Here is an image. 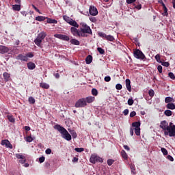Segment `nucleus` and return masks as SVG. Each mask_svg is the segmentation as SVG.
<instances>
[{"mask_svg": "<svg viewBox=\"0 0 175 175\" xmlns=\"http://www.w3.org/2000/svg\"><path fill=\"white\" fill-rule=\"evenodd\" d=\"M70 31L73 36H79V38H87V36H88L87 33H88V35H92L91 27L86 23H81L80 29L72 27L70 28Z\"/></svg>", "mask_w": 175, "mask_h": 175, "instance_id": "obj_1", "label": "nucleus"}, {"mask_svg": "<svg viewBox=\"0 0 175 175\" xmlns=\"http://www.w3.org/2000/svg\"><path fill=\"white\" fill-rule=\"evenodd\" d=\"M160 128L163 131L165 136L175 137V125L173 122L167 123L166 120H163L160 123Z\"/></svg>", "mask_w": 175, "mask_h": 175, "instance_id": "obj_2", "label": "nucleus"}, {"mask_svg": "<svg viewBox=\"0 0 175 175\" xmlns=\"http://www.w3.org/2000/svg\"><path fill=\"white\" fill-rule=\"evenodd\" d=\"M54 129L59 132L62 135V137L67 142H70L72 140V135L69 134V132L62 126L59 124H56L54 126Z\"/></svg>", "mask_w": 175, "mask_h": 175, "instance_id": "obj_3", "label": "nucleus"}, {"mask_svg": "<svg viewBox=\"0 0 175 175\" xmlns=\"http://www.w3.org/2000/svg\"><path fill=\"white\" fill-rule=\"evenodd\" d=\"M46 36H47V34L44 31H42L38 33L36 38L34 40L35 44L38 47H42V42H43V40Z\"/></svg>", "mask_w": 175, "mask_h": 175, "instance_id": "obj_4", "label": "nucleus"}, {"mask_svg": "<svg viewBox=\"0 0 175 175\" xmlns=\"http://www.w3.org/2000/svg\"><path fill=\"white\" fill-rule=\"evenodd\" d=\"M90 163H93L94 165L98 163H103V159H102V157H99L98 154L94 153L91 154L90 158Z\"/></svg>", "mask_w": 175, "mask_h": 175, "instance_id": "obj_5", "label": "nucleus"}, {"mask_svg": "<svg viewBox=\"0 0 175 175\" xmlns=\"http://www.w3.org/2000/svg\"><path fill=\"white\" fill-rule=\"evenodd\" d=\"M98 36H100V38H103V39L109 40V42H114V37L111 35H106V33L103 32H99Z\"/></svg>", "mask_w": 175, "mask_h": 175, "instance_id": "obj_6", "label": "nucleus"}, {"mask_svg": "<svg viewBox=\"0 0 175 175\" xmlns=\"http://www.w3.org/2000/svg\"><path fill=\"white\" fill-rule=\"evenodd\" d=\"M134 57L137 58V59H144L146 56L143 54V52L139 49H136L134 51Z\"/></svg>", "mask_w": 175, "mask_h": 175, "instance_id": "obj_7", "label": "nucleus"}, {"mask_svg": "<svg viewBox=\"0 0 175 175\" xmlns=\"http://www.w3.org/2000/svg\"><path fill=\"white\" fill-rule=\"evenodd\" d=\"M87 105V101L85 100V98H81L78 100L75 103V107H85Z\"/></svg>", "mask_w": 175, "mask_h": 175, "instance_id": "obj_8", "label": "nucleus"}, {"mask_svg": "<svg viewBox=\"0 0 175 175\" xmlns=\"http://www.w3.org/2000/svg\"><path fill=\"white\" fill-rule=\"evenodd\" d=\"M54 38H57V39H60V40H64V42H69L70 40L69 36L64 34H55Z\"/></svg>", "mask_w": 175, "mask_h": 175, "instance_id": "obj_9", "label": "nucleus"}, {"mask_svg": "<svg viewBox=\"0 0 175 175\" xmlns=\"http://www.w3.org/2000/svg\"><path fill=\"white\" fill-rule=\"evenodd\" d=\"M89 13L91 16H98V9L94 5H91L89 9Z\"/></svg>", "mask_w": 175, "mask_h": 175, "instance_id": "obj_10", "label": "nucleus"}, {"mask_svg": "<svg viewBox=\"0 0 175 175\" xmlns=\"http://www.w3.org/2000/svg\"><path fill=\"white\" fill-rule=\"evenodd\" d=\"M1 146H5L6 148H13V146L10 144V142L8 139H4L1 141Z\"/></svg>", "mask_w": 175, "mask_h": 175, "instance_id": "obj_11", "label": "nucleus"}, {"mask_svg": "<svg viewBox=\"0 0 175 175\" xmlns=\"http://www.w3.org/2000/svg\"><path fill=\"white\" fill-rule=\"evenodd\" d=\"M9 53V48L5 46L0 45V54H6Z\"/></svg>", "mask_w": 175, "mask_h": 175, "instance_id": "obj_12", "label": "nucleus"}, {"mask_svg": "<svg viewBox=\"0 0 175 175\" xmlns=\"http://www.w3.org/2000/svg\"><path fill=\"white\" fill-rule=\"evenodd\" d=\"M16 59H19V61H23L25 62H27V61H28V58H27V55H24L23 54H19L16 57Z\"/></svg>", "mask_w": 175, "mask_h": 175, "instance_id": "obj_13", "label": "nucleus"}, {"mask_svg": "<svg viewBox=\"0 0 175 175\" xmlns=\"http://www.w3.org/2000/svg\"><path fill=\"white\" fill-rule=\"evenodd\" d=\"M126 88L129 92H132V86H131V80L129 79H126Z\"/></svg>", "mask_w": 175, "mask_h": 175, "instance_id": "obj_14", "label": "nucleus"}, {"mask_svg": "<svg viewBox=\"0 0 175 175\" xmlns=\"http://www.w3.org/2000/svg\"><path fill=\"white\" fill-rule=\"evenodd\" d=\"M27 68L29 70H33L36 68V65H35V63L29 62L27 63Z\"/></svg>", "mask_w": 175, "mask_h": 175, "instance_id": "obj_15", "label": "nucleus"}, {"mask_svg": "<svg viewBox=\"0 0 175 175\" xmlns=\"http://www.w3.org/2000/svg\"><path fill=\"white\" fill-rule=\"evenodd\" d=\"M68 24H70V25H72V27H75V28H79V23L72 18H71V21H69Z\"/></svg>", "mask_w": 175, "mask_h": 175, "instance_id": "obj_16", "label": "nucleus"}, {"mask_svg": "<svg viewBox=\"0 0 175 175\" xmlns=\"http://www.w3.org/2000/svg\"><path fill=\"white\" fill-rule=\"evenodd\" d=\"M40 87L44 90H49V88H50V85H49V83L42 82L40 83Z\"/></svg>", "mask_w": 175, "mask_h": 175, "instance_id": "obj_17", "label": "nucleus"}, {"mask_svg": "<svg viewBox=\"0 0 175 175\" xmlns=\"http://www.w3.org/2000/svg\"><path fill=\"white\" fill-rule=\"evenodd\" d=\"M12 9L16 12H20L21 10V4L12 5Z\"/></svg>", "mask_w": 175, "mask_h": 175, "instance_id": "obj_18", "label": "nucleus"}, {"mask_svg": "<svg viewBox=\"0 0 175 175\" xmlns=\"http://www.w3.org/2000/svg\"><path fill=\"white\" fill-rule=\"evenodd\" d=\"M86 103H92L95 100V97L94 96H88L85 98Z\"/></svg>", "mask_w": 175, "mask_h": 175, "instance_id": "obj_19", "label": "nucleus"}, {"mask_svg": "<svg viewBox=\"0 0 175 175\" xmlns=\"http://www.w3.org/2000/svg\"><path fill=\"white\" fill-rule=\"evenodd\" d=\"M166 107L169 110H175V104L173 103H168L167 104Z\"/></svg>", "mask_w": 175, "mask_h": 175, "instance_id": "obj_20", "label": "nucleus"}, {"mask_svg": "<svg viewBox=\"0 0 175 175\" xmlns=\"http://www.w3.org/2000/svg\"><path fill=\"white\" fill-rule=\"evenodd\" d=\"M3 76L5 81H9L10 80V74L7 72H3Z\"/></svg>", "mask_w": 175, "mask_h": 175, "instance_id": "obj_21", "label": "nucleus"}, {"mask_svg": "<svg viewBox=\"0 0 175 175\" xmlns=\"http://www.w3.org/2000/svg\"><path fill=\"white\" fill-rule=\"evenodd\" d=\"M71 44H74L75 46H80V42L77 39H71L70 40Z\"/></svg>", "mask_w": 175, "mask_h": 175, "instance_id": "obj_22", "label": "nucleus"}, {"mask_svg": "<svg viewBox=\"0 0 175 175\" xmlns=\"http://www.w3.org/2000/svg\"><path fill=\"white\" fill-rule=\"evenodd\" d=\"M46 23H48V24H57L58 21L55 19H51L50 18H47L46 17Z\"/></svg>", "mask_w": 175, "mask_h": 175, "instance_id": "obj_23", "label": "nucleus"}, {"mask_svg": "<svg viewBox=\"0 0 175 175\" xmlns=\"http://www.w3.org/2000/svg\"><path fill=\"white\" fill-rule=\"evenodd\" d=\"M85 62L87 65H90V64L92 62V56L91 55L87 56V57L85 58Z\"/></svg>", "mask_w": 175, "mask_h": 175, "instance_id": "obj_24", "label": "nucleus"}, {"mask_svg": "<svg viewBox=\"0 0 175 175\" xmlns=\"http://www.w3.org/2000/svg\"><path fill=\"white\" fill-rule=\"evenodd\" d=\"M140 122H135L132 123V128H134V129H137L140 128Z\"/></svg>", "mask_w": 175, "mask_h": 175, "instance_id": "obj_25", "label": "nucleus"}, {"mask_svg": "<svg viewBox=\"0 0 175 175\" xmlns=\"http://www.w3.org/2000/svg\"><path fill=\"white\" fill-rule=\"evenodd\" d=\"M46 18L47 17L43 16H38L36 17V21H44Z\"/></svg>", "mask_w": 175, "mask_h": 175, "instance_id": "obj_26", "label": "nucleus"}, {"mask_svg": "<svg viewBox=\"0 0 175 175\" xmlns=\"http://www.w3.org/2000/svg\"><path fill=\"white\" fill-rule=\"evenodd\" d=\"M120 154H121V157L124 159H125V160L128 159V154H126V152H125V150H122Z\"/></svg>", "mask_w": 175, "mask_h": 175, "instance_id": "obj_27", "label": "nucleus"}, {"mask_svg": "<svg viewBox=\"0 0 175 175\" xmlns=\"http://www.w3.org/2000/svg\"><path fill=\"white\" fill-rule=\"evenodd\" d=\"M171 102H174V98H172V97H166L165 98V103H170Z\"/></svg>", "mask_w": 175, "mask_h": 175, "instance_id": "obj_28", "label": "nucleus"}, {"mask_svg": "<svg viewBox=\"0 0 175 175\" xmlns=\"http://www.w3.org/2000/svg\"><path fill=\"white\" fill-rule=\"evenodd\" d=\"M69 133H70L71 136L72 137V139H76L77 137V133L75 131V130H70L69 131Z\"/></svg>", "mask_w": 175, "mask_h": 175, "instance_id": "obj_29", "label": "nucleus"}, {"mask_svg": "<svg viewBox=\"0 0 175 175\" xmlns=\"http://www.w3.org/2000/svg\"><path fill=\"white\" fill-rule=\"evenodd\" d=\"M7 118H8V121H10V122H15V121H16V120L12 115H8Z\"/></svg>", "mask_w": 175, "mask_h": 175, "instance_id": "obj_30", "label": "nucleus"}, {"mask_svg": "<svg viewBox=\"0 0 175 175\" xmlns=\"http://www.w3.org/2000/svg\"><path fill=\"white\" fill-rule=\"evenodd\" d=\"M63 19L64 20V21H66V23H68V24H69V22L72 21V18L66 15L63 16Z\"/></svg>", "mask_w": 175, "mask_h": 175, "instance_id": "obj_31", "label": "nucleus"}, {"mask_svg": "<svg viewBox=\"0 0 175 175\" xmlns=\"http://www.w3.org/2000/svg\"><path fill=\"white\" fill-rule=\"evenodd\" d=\"M164 114L165 116H166L167 117H170V116H172V114H173V112H172V111L167 109L164 111Z\"/></svg>", "mask_w": 175, "mask_h": 175, "instance_id": "obj_32", "label": "nucleus"}, {"mask_svg": "<svg viewBox=\"0 0 175 175\" xmlns=\"http://www.w3.org/2000/svg\"><path fill=\"white\" fill-rule=\"evenodd\" d=\"M25 140L28 143H32V142H33V140H34V138L31 137V136H27L25 138Z\"/></svg>", "mask_w": 175, "mask_h": 175, "instance_id": "obj_33", "label": "nucleus"}, {"mask_svg": "<svg viewBox=\"0 0 175 175\" xmlns=\"http://www.w3.org/2000/svg\"><path fill=\"white\" fill-rule=\"evenodd\" d=\"M157 62H159V64H161L162 62L161 61V55L157 54L154 57Z\"/></svg>", "mask_w": 175, "mask_h": 175, "instance_id": "obj_34", "label": "nucleus"}, {"mask_svg": "<svg viewBox=\"0 0 175 175\" xmlns=\"http://www.w3.org/2000/svg\"><path fill=\"white\" fill-rule=\"evenodd\" d=\"M163 9L164 10V12L162 14L163 16H167V8H166V5H163Z\"/></svg>", "mask_w": 175, "mask_h": 175, "instance_id": "obj_35", "label": "nucleus"}, {"mask_svg": "<svg viewBox=\"0 0 175 175\" xmlns=\"http://www.w3.org/2000/svg\"><path fill=\"white\" fill-rule=\"evenodd\" d=\"M107 163L108 166H111V165H113V163H114V160L113 159H109L107 161Z\"/></svg>", "mask_w": 175, "mask_h": 175, "instance_id": "obj_36", "label": "nucleus"}, {"mask_svg": "<svg viewBox=\"0 0 175 175\" xmlns=\"http://www.w3.org/2000/svg\"><path fill=\"white\" fill-rule=\"evenodd\" d=\"M130 167L133 174H136V168L135 167V165H131Z\"/></svg>", "mask_w": 175, "mask_h": 175, "instance_id": "obj_37", "label": "nucleus"}, {"mask_svg": "<svg viewBox=\"0 0 175 175\" xmlns=\"http://www.w3.org/2000/svg\"><path fill=\"white\" fill-rule=\"evenodd\" d=\"M92 94L94 96H98V90L95 88H93L92 90Z\"/></svg>", "mask_w": 175, "mask_h": 175, "instance_id": "obj_38", "label": "nucleus"}, {"mask_svg": "<svg viewBox=\"0 0 175 175\" xmlns=\"http://www.w3.org/2000/svg\"><path fill=\"white\" fill-rule=\"evenodd\" d=\"M148 95H149V96H150L151 98H152V96H154V95H155V92H154V90L150 89V90L148 91Z\"/></svg>", "mask_w": 175, "mask_h": 175, "instance_id": "obj_39", "label": "nucleus"}, {"mask_svg": "<svg viewBox=\"0 0 175 175\" xmlns=\"http://www.w3.org/2000/svg\"><path fill=\"white\" fill-rule=\"evenodd\" d=\"M16 157L17 159H25V156L21 154H16Z\"/></svg>", "mask_w": 175, "mask_h": 175, "instance_id": "obj_40", "label": "nucleus"}, {"mask_svg": "<svg viewBox=\"0 0 175 175\" xmlns=\"http://www.w3.org/2000/svg\"><path fill=\"white\" fill-rule=\"evenodd\" d=\"M161 64L163 66H165V68H168V66H170V64L168 62H161Z\"/></svg>", "mask_w": 175, "mask_h": 175, "instance_id": "obj_41", "label": "nucleus"}, {"mask_svg": "<svg viewBox=\"0 0 175 175\" xmlns=\"http://www.w3.org/2000/svg\"><path fill=\"white\" fill-rule=\"evenodd\" d=\"M35 102H36V100H35V99L33 98V97L30 96V97L29 98V103L31 105H34Z\"/></svg>", "mask_w": 175, "mask_h": 175, "instance_id": "obj_42", "label": "nucleus"}, {"mask_svg": "<svg viewBox=\"0 0 175 175\" xmlns=\"http://www.w3.org/2000/svg\"><path fill=\"white\" fill-rule=\"evenodd\" d=\"M97 51H98V53L101 55L105 54V49L100 48V47H98L97 48Z\"/></svg>", "mask_w": 175, "mask_h": 175, "instance_id": "obj_43", "label": "nucleus"}, {"mask_svg": "<svg viewBox=\"0 0 175 175\" xmlns=\"http://www.w3.org/2000/svg\"><path fill=\"white\" fill-rule=\"evenodd\" d=\"M135 133L137 136H140V128L139 129H134Z\"/></svg>", "mask_w": 175, "mask_h": 175, "instance_id": "obj_44", "label": "nucleus"}, {"mask_svg": "<svg viewBox=\"0 0 175 175\" xmlns=\"http://www.w3.org/2000/svg\"><path fill=\"white\" fill-rule=\"evenodd\" d=\"M75 150L77 152H83L84 148H75Z\"/></svg>", "mask_w": 175, "mask_h": 175, "instance_id": "obj_45", "label": "nucleus"}, {"mask_svg": "<svg viewBox=\"0 0 175 175\" xmlns=\"http://www.w3.org/2000/svg\"><path fill=\"white\" fill-rule=\"evenodd\" d=\"M161 152L163 154V155H167V150L165 148H161Z\"/></svg>", "mask_w": 175, "mask_h": 175, "instance_id": "obj_46", "label": "nucleus"}, {"mask_svg": "<svg viewBox=\"0 0 175 175\" xmlns=\"http://www.w3.org/2000/svg\"><path fill=\"white\" fill-rule=\"evenodd\" d=\"M127 103H128L129 106H132V105H133V103H134L133 99L129 98L127 101Z\"/></svg>", "mask_w": 175, "mask_h": 175, "instance_id": "obj_47", "label": "nucleus"}, {"mask_svg": "<svg viewBox=\"0 0 175 175\" xmlns=\"http://www.w3.org/2000/svg\"><path fill=\"white\" fill-rule=\"evenodd\" d=\"M27 58H33V53L32 52L28 53L26 54Z\"/></svg>", "mask_w": 175, "mask_h": 175, "instance_id": "obj_48", "label": "nucleus"}, {"mask_svg": "<svg viewBox=\"0 0 175 175\" xmlns=\"http://www.w3.org/2000/svg\"><path fill=\"white\" fill-rule=\"evenodd\" d=\"M168 76H169V77H170L172 79V80H174L175 76L173 72H169Z\"/></svg>", "mask_w": 175, "mask_h": 175, "instance_id": "obj_49", "label": "nucleus"}, {"mask_svg": "<svg viewBox=\"0 0 175 175\" xmlns=\"http://www.w3.org/2000/svg\"><path fill=\"white\" fill-rule=\"evenodd\" d=\"M116 90H122V85L118 83L116 85Z\"/></svg>", "mask_w": 175, "mask_h": 175, "instance_id": "obj_50", "label": "nucleus"}, {"mask_svg": "<svg viewBox=\"0 0 175 175\" xmlns=\"http://www.w3.org/2000/svg\"><path fill=\"white\" fill-rule=\"evenodd\" d=\"M89 20L92 22V23H96L97 20L96 18L92 16V17H90Z\"/></svg>", "mask_w": 175, "mask_h": 175, "instance_id": "obj_51", "label": "nucleus"}, {"mask_svg": "<svg viewBox=\"0 0 175 175\" xmlns=\"http://www.w3.org/2000/svg\"><path fill=\"white\" fill-rule=\"evenodd\" d=\"M104 80L107 83H109V81H110V80H111V77H110V76L105 77Z\"/></svg>", "mask_w": 175, "mask_h": 175, "instance_id": "obj_52", "label": "nucleus"}, {"mask_svg": "<svg viewBox=\"0 0 175 175\" xmlns=\"http://www.w3.org/2000/svg\"><path fill=\"white\" fill-rule=\"evenodd\" d=\"M31 6L33 9H35L36 12H38V13H39L40 14H42V12H40V10H39V9H38V8L35 6V5L32 4Z\"/></svg>", "mask_w": 175, "mask_h": 175, "instance_id": "obj_53", "label": "nucleus"}, {"mask_svg": "<svg viewBox=\"0 0 175 175\" xmlns=\"http://www.w3.org/2000/svg\"><path fill=\"white\" fill-rule=\"evenodd\" d=\"M46 159V158L44 157H41L39 158V162L40 163H43V162H44V160Z\"/></svg>", "mask_w": 175, "mask_h": 175, "instance_id": "obj_54", "label": "nucleus"}, {"mask_svg": "<svg viewBox=\"0 0 175 175\" xmlns=\"http://www.w3.org/2000/svg\"><path fill=\"white\" fill-rule=\"evenodd\" d=\"M167 159H168V160L170 161L171 162H173V161H174V159L173 157H172L171 155H167Z\"/></svg>", "mask_w": 175, "mask_h": 175, "instance_id": "obj_55", "label": "nucleus"}, {"mask_svg": "<svg viewBox=\"0 0 175 175\" xmlns=\"http://www.w3.org/2000/svg\"><path fill=\"white\" fill-rule=\"evenodd\" d=\"M123 114L124 116H128V114H129V109H126L123 111Z\"/></svg>", "mask_w": 175, "mask_h": 175, "instance_id": "obj_56", "label": "nucleus"}, {"mask_svg": "<svg viewBox=\"0 0 175 175\" xmlns=\"http://www.w3.org/2000/svg\"><path fill=\"white\" fill-rule=\"evenodd\" d=\"M45 153L46 154V155H50V154H51V149L47 148V149L45 150Z\"/></svg>", "mask_w": 175, "mask_h": 175, "instance_id": "obj_57", "label": "nucleus"}, {"mask_svg": "<svg viewBox=\"0 0 175 175\" xmlns=\"http://www.w3.org/2000/svg\"><path fill=\"white\" fill-rule=\"evenodd\" d=\"M134 131H135V128L131 127L130 129V135H131V136H133Z\"/></svg>", "mask_w": 175, "mask_h": 175, "instance_id": "obj_58", "label": "nucleus"}, {"mask_svg": "<svg viewBox=\"0 0 175 175\" xmlns=\"http://www.w3.org/2000/svg\"><path fill=\"white\" fill-rule=\"evenodd\" d=\"M157 70H158L159 73H162V66H161V65L158 66Z\"/></svg>", "mask_w": 175, "mask_h": 175, "instance_id": "obj_59", "label": "nucleus"}, {"mask_svg": "<svg viewBox=\"0 0 175 175\" xmlns=\"http://www.w3.org/2000/svg\"><path fill=\"white\" fill-rule=\"evenodd\" d=\"M136 0H126V3H128L129 5H131V3H134V2H135Z\"/></svg>", "mask_w": 175, "mask_h": 175, "instance_id": "obj_60", "label": "nucleus"}, {"mask_svg": "<svg viewBox=\"0 0 175 175\" xmlns=\"http://www.w3.org/2000/svg\"><path fill=\"white\" fill-rule=\"evenodd\" d=\"M135 116H136V111H133L130 113V117H135Z\"/></svg>", "mask_w": 175, "mask_h": 175, "instance_id": "obj_61", "label": "nucleus"}, {"mask_svg": "<svg viewBox=\"0 0 175 175\" xmlns=\"http://www.w3.org/2000/svg\"><path fill=\"white\" fill-rule=\"evenodd\" d=\"M123 147L124 150H126V151H129V150H131V148H129V146H128V145H124Z\"/></svg>", "mask_w": 175, "mask_h": 175, "instance_id": "obj_62", "label": "nucleus"}, {"mask_svg": "<svg viewBox=\"0 0 175 175\" xmlns=\"http://www.w3.org/2000/svg\"><path fill=\"white\" fill-rule=\"evenodd\" d=\"M135 9L140 10V9H142V4H139V5H136Z\"/></svg>", "mask_w": 175, "mask_h": 175, "instance_id": "obj_63", "label": "nucleus"}, {"mask_svg": "<svg viewBox=\"0 0 175 175\" xmlns=\"http://www.w3.org/2000/svg\"><path fill=\"white\" fill-rule=\"evenodd\" d=\"M25 161H26V159H25H25H21L20 161H19V162H20V163H25Z\"/></svg>", "mask_w": 175, "mask_h": 175, "instance_id": "obj_64", "label": "nucleus"}]
</instances>
